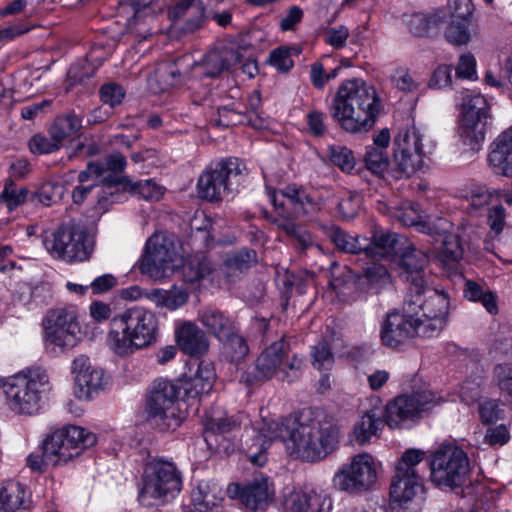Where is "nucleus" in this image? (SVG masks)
<instances>
[{
  "instance_id": "51",
  "label": "nucleus",
  "mask_w": 512,
  "mask_h": 512,
  "mask_svg": "<svg viewBox=\"0 0 512 512\" xmlns=\"http://www.w3.org/2000/svg\"><path fill=\"white\" fill-rule=\"evenodd\" d=\"M257 263V253L250 248H243L232 252L225 259L226 267L231 271L243 272Z\"/></svg>"
},
{
  "instance_id": "14",
  "label": "nucleus",
  "mask_w": 512,
  "mask_h": 512,
  "mask_svg": "<svg viewBox=\"0 0 512 512\" xmlns=\"http://www.w3.org/2000/svg\"><path fill=\"white\" fill-rule=\"evenodd\" d=\"M437 403V397L431 391L398 396L386 406L385 423L390 428H403L407 422L414 421L420 413L430 410Z\"/></svg>"
},
{
  "instance_id": "46",
  "label": "nucleus",
  "mask_w": 512,
  "mask_h": 512,
  "mask_svg": "<svg viewBox=\"0 0 512 512\" xmlns=\"http://www.w3.org/2000/svg\"><path fill=\"white\" fill-rule=\"evenodd\" d=\"M215 381L214 366L211 362L201 361L195 375L191 378V390L195 394H207Z\"/></svg>"
},
{
  "instance_id": "19",
  "label": "nucleus",
  "mask_w": 512,
  "mask_h": 512,
  "mask_svg": "<svg viewBox=\"0 0 512 512\" xmlns=\"http://www.w3.org/2000/svg\"><path fill=\"white\" fill-rule=\"evenodd\" d=\"M72 373L75 376L76 396L79 399H92L104 390L108 377L101 368L92 366L85 355L76 357L72 363Z\"/></svg>"
},
{
  "instance_id": "30",
  "label": "nucleus",
  "mask_w": 512,
  "mask_h": 512,
  "mask_svg": "<svg viewBox=\"0 0 512 512\" xmlns=\"http://www.w3.org/2000/svg\"><path fill=\"white\" fill-rule=\"evenodd\" d=\"M182 59L163 62L157 66L154 75L150 78V85L155 92H165L172 88L186 84L189 72L181 71Z\"/></svg>"
},
{
  "instance_id": "17",
  "label": "nucleus",
  "mask_w": 512,
  "mask_h": 512,
  "mask_svg": "<svg viewBox=\"0 0 512 512\" xmlns=\"http://www.w3.org/2000/svg\"><path fill=\"white\" fill-rule=\"evenodd\" d=\"M176 252L171 241L162 235L151 236L146 243L140 269L151 278L160 279L173 272Z\"/></svg>"
},
{
  "instance_id": "10",
  "label": "nucleus",
  "mask_w": 512,
  "mask_h": 512,
  "mask_svg": "<svg viewBox=\"0 0 512 512\" xmlns=\"http://www.w3.org/2000/svg\"><path fill=\"white\" fill-rule=\"evenodd\" d=\"M378 465L368 453L353 456L343 464L333 477V484L339 491L361 494L372 488L377 481Z\"/></svg>"
},
{
  "instance_id": "34",
  "label": "nucleus",
  "mask_w": 512,
  "mask_h": 512,
  "mask_svg": "<svg viewBox=\"0 0 512 512\" xmlns=\"http://www.w3.org/2000/svg\"><path fill=\"white\" fill-rule=\"evenodd\" d=\"M29 493L26 486L15 480L0 483V512H16L26 508Z\"/></svg>"
},
{
  "instance_id": "15",
  "label": "nucleus",
  "mask_w": 512,
  "mask_h": 512,
  "mask_svg": "<svg viewBox=\"0 0 512 512\" xmlns=\"http://www.w3.org/2000/svg\"><path fill=\"white\" fill-rule=\"evenodd\" d=\"M452 224L442 217L428 219L420 224V232L430 236L435 242H440L438 258L447 267L459 263L464 255V243L461 237L450 232Z\"/></svg>"
},
{
  "instance_id": "2",
  "label": "nucleus",
  "mask_w": 512,
  "mask_h": 512,
  "mask_svg": "<svg viewBox=\"0 0 512 512\" xmlns=\"http://www.w3.org/2000/svg\"><path fill=\"white\" fill-rule=\"evenodd\" d=\"M381 99L375 87L361 79L344 81L329 106L331 118L351 134L366 133L376 123Z\"/></svg>"
},
{
  "instance_id": "1",
  "label": "nucleus",
  "mask_w": 512,
  "mask_h": 512,
  "mask_svg": "<svg viewBox=\"0 0 512 512\" xmlns=\"http://www.w3.org/2000/svg\"><path fill=\"white\" fill-rule=\"evenodd\" d=\"M275 440L286 443L290 455L306 462H318L332 453L339 443V429L320 410H305L299 414L264 424L247 448L250 461L263 466L267 446Z\"/></svg>"
},
{
  "instance_id": "59",
  "label": "nucleus",
  "mask_w": 512,
  "mask_h": 512,
  "mask_svg": "<svg viewBox=\"0 0 512 512\" xmlns=\"http://www.w3.org/2000/svg\"><path fill=\"white\" fill-rule=\"evenodd\" d=\"M374 144L377 148H372L367 151L363 160H388V157L383 155L382 149L389 146L390 133L388 129H382L373 138Z\"/></svg>"
},
{
  "instance_id": "61",
  "label": "nucleus",
  "mask_w": 512,
  "mask_h": 512,
  "mask_svg": "<svg viewBox=\"0 0 512 512\" xmlns=\"http://www.w3.org/2000/svg\"><path fill=\"white\" fill-rule=\"evenodd\" d=\"M124 95L123 88L116 83L104 84L100 89L101 100L110 107L119 105Z\"/></svg>"
},
{
  "instance_id": "5",
  "label": "nucleus",
  "mask_w": 512,
  "mask_h": 512,
  "mask_svg": "<svg viewBox=\"0 0 512 512\" xmlns=\"http://www.w3.org/2000/svg\"><path fill=\"white\" fill-rule=\"evenodd\" d=\"M290 345L282 337L269 345L257 358L253 372H246L242 379L248 385L278 376L282 381L292 383L300 378L304 361L296 354L289 356Z\"/></svg>"
},
{
  "instance_id": "13",
  "label": "nucleus",
  "mask_w": 512,
  "mask_h": 512,
  "mask_svg": "<svg viewBox=\"0 0 512 512\" xmlns=\"http://www.w3.org/2000/svg\"><path fill=\"white\" fill-rule=\"evenodd\" d=\"M423 458L424 452L418 449H408L403 453L396 464L390 486V496L394 502L403 505L411 501L421 489L417 466Z\"/></svg>"
},
{
  "instance_id": "9",
  "label": "nucleus",
  "mask_w": 512,
  "mask_h": 512,
  "mask_svg": "<svg viewBox=\"0 0 512 512\" xmlns=\"http://www.w3.org/2000/svg\"><path fill=\"white\" fill-rule=\"evenodd\" d=\"M94 237L84 225L70 222L60 226L53 233L51 253L68 262L88 260L94 251Z\"/></svg>"
},
{
  "instance_id": "47",
  "label": "nucleus",
  "mask_w": 512,
  "mask_h": 512,
  "mask_svg": "<svg viewBox=\"0 0 512 512\" xmlns=\"http://www.w3.org/2000/svg\"><path fill=\"white\" fill-rule=\"evenodd\" d=\"M415 336L433 338L438 336L447 324L444 318L422 317L419 314L413 317Z\"/></svg>"
},
{
  "instance_id": "11",
  "label": "nucleus",
  "mask_w": 512,
  "mask_h": 512,
  "mask_svg": "<svg viewBox=\"0 0 512 512\" xmlns=\"http://www.w3.org/2000/svg\"><path fill=\"white\" fill-rule=\"evenodd\" d=\"M488 110L486 99L479 94H467L463 98L459 137L472 151L479 150L485 139Z\"/></svg>"
},
{
  "instance_id": "56",
  "label": "nucleus",
  "mask_w": 512,
  "mask_h": 512,
  "mask_svg": "<svg viewBox=\"0 0 512 512\" xmlns=\"http://www.w3.org/2000/svg\"><path fill=\"white\" fill-rule=\"evenodd\" d=\"M28 146L30 151L34 155H44L55 152L59 150L62 146L52 138L49 134L48 136L43 134H35L32 136L28 142Z\"/></svg>"
},
{
  "instance_id": "48",
  "label": "nucleus",
  "mask_w": 512,
  "mask_h": 512,
  "mask_svg": "<svg viewBox=\"0 0 512 512\" xmlns=\"http://www.w3.org/2000/svg\"><path fill=\"white\" fill-rule=\"evenodd\" d=\"M152 295L158 305L165 306L170 310L183 306L188 300L187 291L176 286L170 290L156 289Z\"/></svg>"
},
{
  "instance_id": "60",
  "label": "nucleus",
  "mask_w": 512,
  "mask_h": 512,
  "mask_svg": "<svg viewBox=\"0 0 512 512\" xmlns=\"http://www.w3.org/2000/svg\"><path fill=\"white\" fill-rule=\"evenodd\" d=\"M481 422L483 424H492L502 417L503 410L500 408L497 400H486L478 407Z\"/></svg>"
},
{
  "instance_id": "33",
  "label": "nucleus",
  "mask_w": 512,
  "mask_h": 512,
  "mask_svg": "<svg viewBox=\"0 0 512 512\" xmlns=\"http://www.w3.org/2000/svg\"><path fill=\"white\" fill-rule=\"evenodd\" d=\"M223 489L214 481H201L192 492V502L198 512H207L224 500Z\"/></svg>"
},
{
  "instance_id": "7",
  "label": "nucleus",
  "mask_w": 512,
  "mask_h": 512,
  "mask_svg": "<svg viewBox=\"0 0 512 512\" xmlns=\"http://www.w3.org/2000/svg\"><path fill=\"white\" fill-rule=\"evenodd\" d=\"M181 490V477L174 464L165 461L149 463L142 477L138 500L145 507L154 505L153 500L168 501Z\"/></svg>"
},
{
  "instance_id": "40",
  "label": "nucleus",
  "mask_w": 512,
  "mask_h": 512,
  "mask_svg": "<svg viewBox=\"0 0 512 512\" xmlns=\"http://www.w3.org/2000/svg\"><path fill=\"white\" fill-rule=\"evenodd\" d=\"M329 238L340 251L345 253H364L368 245L366 237L353 236L339 227L331 228Z\"/></svg>"
},
{
  "instance_id": "50",
  "label": "nucleus",
  "mask_w": 512,
  "mask_h": 512,
  "mask_svg": "<svg viewBox=\"0 0 512 512\" xmlns=\"http://www.w3.org/2000/svg\"><path fill=\"white\" fill-rule=\"evenodd\" d=\"M488 160H512V125L492 142Z\"/></svg>"
},
{
  "instance_id": "27",
  "label": "nucleus",
  "mask_w": 512,
  "mask_h": 512,
  "mask_svg": "<svg viewBox=\"0 0 512 512\" xmlns=\"http://www.w3.org/2000/svg\"><path fill=\"white\" fill-rule=\"evenodd\" d=\"M398 255L400 256L402 275L408 284L407 292L420 291L423 285L426 284L424 268L428 263L427 256L408 242L403 245Z\"/></svg>"
},
{
  "instance_id": "22",
  "label": "nucleus",
  "mask_w": 512,
  "mask_h": 512,
  "mask_svg": "<svg viewBox=\"0 0 512 512\" xmlns=\"http://www.w3.org/2000/svg\"><path fill=\"white\" fill-rule=\"evenodd\" d=\"M242 55L232 47H222L206 53L195 62L189 72L194 78L214 79L240 62Z\"/></svg>"
},
{
  "instance_id": "3",
  "label": "nucleus",
  "mask_w": 512,
  "mask_h": 512,
  "mask_svg": "<svg viewBox=\"0 0 512 512\" xmlns=\"http://www.w3.org/2000/svg\"><path fill=\"white\" fill-rule=\"evenodd\" d=\"M109 326L108 345L120 356L132 354L156 341L157 318L142 307H133L115 315Z\"/></svg>"
},
{
  "instance_id": "23",
  "label": "nucleus",
  "mask_w": 512,
  "mask_h": 512,
  "mask_svg": "<svg viewBox=\"0 0 512 512\" xmlns=\"http://www.w3.org/2000/svg\"><path fill=\"white\" fill-rule=\"evenodd\" d=\"M406 303H413L415 316L420 312L422 317L448 319L450 300L444 290L428 287L427 284L418 292L409 291L405 299Z\"/></svg>"
},
{
  "instance_id": "53",
  "label": "nucleus",
  "mask_w": 512,
  "mask_h": 512,
  "mask_svg": "<svg viewBox=\"0 0 512 512\" xmlns=\"http://www.w3.org/2000/svg\"><path fill=\"white\" fill-rule=\"evenodd\" d=\"M364 277L367 283L376 292L386 287L391 283V276L385 266L372 263L364 270Z\"/></svg>"
},
{
  "instance_id": "8",
  "label": "nucleus",
  "mask_w": 512,
  "mask_h": 512,
  "mask_svg": "<svg viewBox=\"0 0 512 512\" xmlns=\"http://www.w3.org/2000/svg\"><path fill=\"white\" fill-rule=\"evenodd\" d=\"M429 467L431 481L437 486L450 488L463 486L470 472L467 454L453 445H445L435 451Z\"/></svg>"
},
{
  "instance_id": "38",
  "label": "nucleus",
  "mask_w": 512,
  "mask_h": 512,
  "mask_svg": "<svg viewBox=\"0 0 512 512\" xmlns=\"http://www.w3.org/2000/svg\"><path fill=\"white\" fill-rule=\"evenodd\" d=\"M357 276L348 267L333 265L330 286L343 299L348 298L356 290Z\"/></svg>"
},
{
  "instance_id": "45",
  "label": "nucleus",
  "mask_w": 512,
  "mask_h": 512,
  "mask_svg": "<svg viewBox=\"0 0 512 512\" xmlns=\"http://www.w3.org/2000/svg\"><path fill=\"white\" fill-rule=\"evenodd\" d=\"M64 190V186L60 183L48 181L30 195L29 201L33 204L40 203L45 207H49L62 199Z\"/></svg>"
},
{
  "instance_id": "63",
  "label": "nucleus",
  "mask_w": 512,
  "mask_h": 512,
  "mask_svg": "<svg viewBox=\"0 0 512 512\" xmlns=\"http://www.w3.org/2000/svg\"><path fill=\"white\" fill-rule=\"evenodd\" d=\"M448 7L451 20H469L473 12L471 0H449Z\"/></svg>"
},
{
  "instance_id": "32",
  "label": "nucleus",
  "mask_w": 512,
  "mask_h": 512,
  "mask_svg": "<svg viewBox=\"0 0 512 512\" xmlns=\"http://www.w3.org/2000/svg\"><path fill=\"white\" fill-rule=\"evenodd\" d=\"M240 423L220 406H212L204 416L203 437L208 434L232 433L238 429Z\"/></svg>"
},
{
  "instance_id": "18",
  "label": "nucleus",
  "mask_w": 512,
  "mask_h": 512,
  "mask_svg": "<svg viewBox=\"0 0 512 512\" xmlns=\"http://www.w3.org/2000/svg\"><path fill=\"white\" fill-rule=\"evenodd\" d=\"M246 167L244 162H217L210 167L198 180V196L207 201H219L228 189L232 177L241 175Z\"/></svg>"
},
{
  "instance_id": "31",
  "label": "nucleus",
  "mask_w": 512,
  "mask_h": 512,
  "mask_svg": "<svg viewBox=\"0 0 512 512\" xmlns=\"http://www.w3.org/2000/svg\"><path fill=\"white\" fill-rule=\"evenodd\" d=\"M448 13L445 9H437L429 15L423 13L412 14L406 25L410 33L418 37H429L439 32L446 22Z\"/></svg>"
},
{
  "instance_id": "55",
  "label": "nucleus",
  "mask_w": 512,
  "mask_h": 512,
  "mask_svg": "<svg viewBox=\"0 0 512 512\" xmlns=\"http://www.w3.org/2000/svg\"><path fill=\"white\" fill-rule=\"evenodd\" d=\"M231 433L208 434L205 442L211 451L228 456L235 451L237 444L229 436Z\"/></svg>"
},
{
  "instance_id": "20",
  "label": "nucleus",
  "mask_w": 512,
  "mask_h": 512,
  "mask_svg": "<svg viewBox=\"0 0 512 512\" xmlns=\"http://www.w3.org/2000/svg\"><path fill=\"white\" fill-rule=\"evenodd\" d=\"M9 408L18 414L32 415L39 409L41 395L25 376H13L4 384Z\"/></svg>"
},
{
  "instance_id": "26",
  "label": "nucleus",
  "mask_w": 512,
  "mask_h": 512,
  "mask_svg": "<svg viewBox=\"0 0 512 512\" xmlns=\"http://www.w3.org/2000/svg\"><path fill=\"white\" fill-rule=\"evenodd\" d=\"M296 215L314 214L321 210L324 197L318 189L289 184L279 191Z\"/></svg>"
},
{
  "instance_id": "28",
  "label": "nucleus",
  "mask_w": 512,
  "mask_h": 512,
  "mask_svg": "<svg viewBox=\"0 0 512 512\" xmlns=\"http://www.w3.org/2000/svg\"><path fill=\"white\" fill-rule=\"evenodd\" d=\"M175 335L179 348L189 356L200 357L209 349V340L205 332L192 322L180 325Z\"/></svg>"
},
{
  "instance_id": "57",
  "label": "nucleus",
  "mask_w": 512,
  "mask_h": 512,
  "mask_svg": "<svg viewBox=\"0 0 512 512\" xmlns=\"http://www.w3.org/2000/svg\"><path fill=\"white\" fill-rule=\"evenodd\" d=\"M312 364L318 370H328L333 366L334 356L327 341H319L312 348Z\"/></svg>"
},
{
  "instance_id": "35",
  "label": "nucleus",
  "mask_w": 512,
  "mask_h": 512,
  "mask_svg": "<svg viewBox=\"0 0 512 512\" xmlns=\"http://www.w3.org/2000/svg\"><path fill=\"white\" fill-rule=\"evenodd\" d=\"M200 321L208 332L222 341L236 329L235 323L218 310L208 309L201 313Z\"/></svg>"
},
{
  "instance_id": "52",
  "label": "nucleus",
  "mask_w": 512,
  "mask_h": 512,
  "mask_svg": "<svg viewBox=\"0 0 512 512\" xmlns=\"http://www.w3.org/2000/svg\"><path fill=\"white\" fill-rule=\"evenodd\" d=\"M445 38L454 45H466L471 38L469 20H451L445 30Z\"/></svg>"
},
{
  "instance_id": "37",
  "label": "nucleus",
  "mask_w": 512,
  "mask_h": 512,
  "mask_svg": "<svg viewBox=\"0 0 512 512\" xmlns=\"http://www.w3.org/2000/svg\"><path fill=\"white\" fill-rule=\"evenodd\" d=\"M419 144L420 133L415 127L401 129L394 138L395 159L398 158V154L401 155L402 160H409L416 156Z\"/></svg>"
},
{
  "instance_id": "36",
  "label": "nucleus",
  "mask_w": 512,
  "mask_h": 512,
  "mask_svg": "<svg viewBox=\"0 0 512 512\" xmlns=\"http://www.w3.org/2000/svg\"><path fill=\"white\" fill-rule=\"evenodd\" d=\"M82 127V119L74 112L55 118L48 129V134L63 146L64 141L76 134Z\"/></svg>"
},
{
  "instance_id": "54",
  "label": "nucleus",
  "mask_w": 512,
  "mask_h": 512,
  "mask_svg": "<svg viewBox=\"0 0 512 512\" xmlns=\"http://www.w3.org/2000/svg\"><path fill=\"white\" fill-rule=\"evenodd\" d=\"M292 51L296 52L297 49L295 47L286 46L274 49L269 55V64L280 73L289 72L294 66V62L291 58Z\"/></svg>"
},
{
  "instance_id": "29",
  "label": "nucleus",
  "mask_w": 512,
  "mask_h": 512,
  "mask_svg": "<svg viewBox=\"0 0 512 512\" xmlns=\"http://www.w3.org/2000/svg\"><path fill=\"white\" fill-rule=\"evenodd\" d=\"M365 256L368 258H387L393 254L398 255L407 239L389 231H374L371 238H367Z\"/></svg>"
},
{
  "instance_id": "25",
  "label": "nucleus",
  "mask_w": 512,
  "mask_h": 512,
  "mask_svg": "<svg viewBox=\"0 0 512 512\" xmlns=\"http://www.w3.org/2000/svg\"><path fill=\"white\" fill-rule=\"evenodd\" d=\"M285 512H330L332 500L325 490L311 488L304 491H293L285 496Z\"/></svg>"
},
{
  "instance_id": "24",
  "label": "nucleus",
  "mask_w": 512,
  "mask_h": 512,
  "mask_svg": "<svg viewBox=\"0 0 512 512\" xmlns=\"http://www.w3.org/2000/svg\"><path fill=\"white\" fill-rule=\"evenodd\" d=\"M226 493L231 499L239 498L240 502L250 510L264 511L273 501L274 489L268 478L262 477L241 487L239 484H230Z\"/></svg>"
},
{
  "instance_id": "64",
  "label": "nucleus",
  "mask_w": 512,
  "mask_h": 512,
  "mask_svg": "<svg viewBox=\"0 0 512 512\" xmlns=\"http://www.w3.org/2000/svg\"><path fill=\"white\" fill-rule=\"evenodd\" d=\"M392 84L404 92H412L417 89V83L411 74L405 69H398L391 77Z\"/></svg>"
},
{
  "instance_id": "21",
  "label": "nucleus",
  "mask_w": 512,
  "mask_h": 512,
  "mask_svg": "<svg viewBox=\"0 0 512 512\" xmlns=\"http://www.w3.org/2000/svg\"><path fill=\"white\" fill-rule=\"evenodd\" d=\"M414 304L403 303L402 313L393 312L387 315L381 329V339L386 346L396 348L408 339L415 336L413 317H415Z\"/></svg>"
},
{
  "instance_id": "16",
  "label": "nucleus",
  "mask_w": 512,
  "mask_h": 512,
  "mask_svg": "<svg viewBox=\"0 0 512 512\" xmlns=\"http://www.w3.org/2000/svg\"><path fill=\"white\" fill-rule=\"evenodd\" d=\"M126 162H89L87 169L80 172L78 179L82 184L89 180L95 186H102L103 195L99 201H107L105 195L113 196L126 191L129 179L123 174Z\"/></svg>"
},
{
  "instance_id": "58",
  "label": "nucleus",
  "mask_w": 512,
  "mask_h": 512,
  "mask_svg": "<svg viewBox=\"0 0 512 512\" xmlns=\"http://www.w3.org/2000/svg\"><path fill=\"white\" fill-rule=\"evenodd\" d=\"M204 78H194L189 72V77L187 79V87L191 92V100L195 105L204 104L210 97L211 88L210 84L204 83L201 84V81H204Z\"/></svg>"
},
{
  "instance_id": "4",
  "label": "nucleus",
  "mask_w": 512,
  "mask_h": 512,
  "mask_svg": "<svg viewBox=\"0 0 512 512\" xmlns=\"http://www.w3.org/2000/svg\"><path fill=\"white\" fill-rule=\"evenodd\" d=\"M96 436L79 426H68L48 436L38 451L27 457L28 467L36 472L47 465L66 463L96 443Z\"/></svg>"
},
{
  "instance_id": "6",
  "label": "nucleus",
  "mask_w": 512,
  "mask_h": 512,
  "mask_svg": "<svg viewBox=\"0 0 512 512\" xmlns=\"http://www.w3.org/2000/svg\"><path fill=\"white\" fill-rule=\"evenodd\" d=\"M179 388L168 380H155L145 400L144 415L147 425L160 432L174 431L182 418L179 409Z\"/></svg>"
},
{
  "instance_id": "44",
  "label": "nucleus",
  "mask_w": 512,
  "mask_h": 512,
  "mask_svg": "<svg viewBox=\"0 0 512 512\" xmlns=\"http://www.w3.org/2000/svg\"><path fill=\"white\" fill-rule=\"evenodd\" d=\"M212 272L211 263L204 256L194 257L182 266V278L186 283L199 282Z\"/></svg>"
},
{
  "instance_id": "43",
  "label": "nucleus",
  "mask_w": 512,
  "mask_h": 512,
  "mask_svg": "<svg viewBox=\"0 0 512 512\" xmlns=\"http://www.w3.org/2000/svg\"><path fill=\"white\" fill-rule=\"evenodd\" d=\"M30 195L27 188L17 189L13 180L6 179L0 194V204L4 205L9 212H12L26 201H29Z\"/></svg>"
},
{
  "instance_id": "42",
  "label": "nucleus",
  "mask_w": 512,
  "mask_h": 512,
  "mask_svg": "<svg viewBox=\"0 0 512 512\" xmlns=\"http://www.w3.org/2000/svg\"><path fill=\"white\" fill-rule=\"evenodd\" d=\"M248 118L244 106L240 102H233L228 105H222L217 108V118L213 120L216 126L231 127L245 124Z\"/></svg>"
},
{
  "instance_id": "49",
  "label": "nucleus",
  "mask_w": 512,
  "mask_h": 512,
  "mask_svg": "<svg viewBox=\"0 0 512 512\" xmlns=\"http://www.w3.org/2000/svg\"><path fill=\"white\" fill-rule=\"evenodd\" d=\"M149 10L148 6L136 9L128 23L131 32L141 39H147L153 34L151 23L155 21V17L148 14Z\"/></svg>"
},
{
  "instance_id": "39",
  "label": "nucleus",
  "mask_w": 512,
  "mask_h": 512,
  "mask_svg": "<svg viewBox=\"0 0 512 512\" xmlns=\"http://www.w3.org/2000/svg\"><path fill=\"white\" fill-rule=\"evenodd\" d=\"M222 342L221 353L227 362L239 365L246 359L249 353V347L245 338L238 334L237 329H235L231 335L225 337Z\"/></svg>"
},
{
  "instance_id": "62",
  "label": "nucleus",
  "mask_w": 512,
  "mask_h": 512,
  "mask_svg": "<svg viewBox=\"0 0 512 512\" xmlns=\"http://www.w3.org/2000/svg\"><path fill=\"white\" fill-rule=\"evenodd\" d=\"M398 164H389L388 169V181L399 180L402 178H408L413 175L420 167L422 162H417V166L414 162H397Z\"/></svg>"
},
{
  "instance_id": "12",
  "label": "nucleus",
  "mask_w": 512,
  "mask_h": 512,
  "mask_svg": "<svg viewBox=\"0 0 512 512\" xmlns=\"http://www.w3.org/2000/svg\"><path fill=\"white\" fill-rule=\"evenodd\" d=\"M43 327L47 343L68 350L79 341L80 325L74 307L51 309L47 312Z\"/></svg>"
},
{
  "instance_id": "41",
  "label": "nucleus",
  "mask_w": 512,
  "mask_h": 512,
  "mask_svg": "<svg viewBox=\"0 0 512 512\" xmlns=\"http://www.w3.org/2000/svg\"><path fill=\"white\" fill-rule=\"evenodd\" d=\"M384 427V421L375 411L366 412L361 421L354 426L353 434L355 440L360 445H365L371 441L373 436H377L379 430Z\"/></svg>"
}]
</instances>
